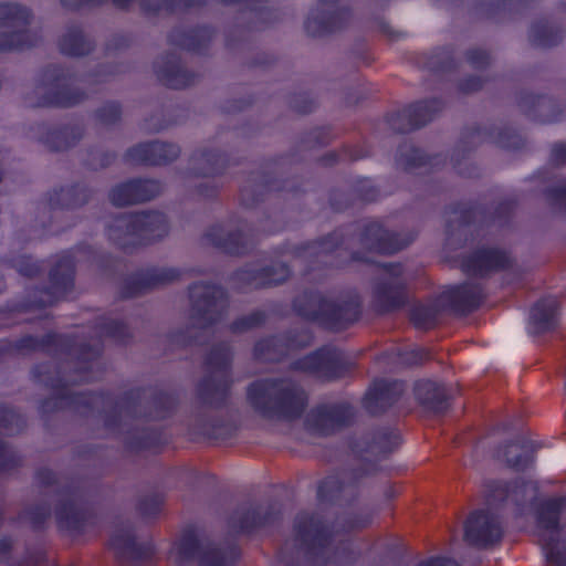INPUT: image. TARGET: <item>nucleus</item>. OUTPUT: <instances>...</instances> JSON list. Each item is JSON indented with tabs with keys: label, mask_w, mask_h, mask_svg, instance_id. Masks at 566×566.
Returning a JSON list of instances; mask_svg holds the SVG:
<instances>
[{
	"label": "nucleus",
	"mask_w": 566,
	"mask_h": 566,
	"mask_svg": "<svg viewBox=\"0 0 566 566\" xmlns=\"http://www.w3.org/2000/svg\"><path fill=\"white\" fill-rule=\"evenodd\" d=\"M417 566H459L454 559L444 557H432L420 562Z\"/></svg>",
	"instance_id": "c03bdc74"
},
{
	"label": "nucleus",
	"mask_w": 566,
	"mask_h": 566,
	"mask_svg": "<svg viewBox=\"0 0 566 566\" xmlns=\"http://www.w3.org/2000/svg\"><path fill=\"white\" fill-rule=\"evenodd\" d=\"M48 516L49 511L46 510L30 513V520L34 525H40Z\"/></svg>",
	"instance_id": "09e8293b"
},
{
	"label": "nucleus",
	"mask_w": 566,
	"mask_h": 566,
	"mask_svg": "<svg viewBox=\"0 0 566 566\" xmlns=\"http://www.w3.org/2000/svg\"><path fill=\"white\" fill-rule=\"evenodd\" d=\"M30 20L27 9L11 4H0V27H12L15 29L12 38L14 40L0 42V50L22 49L28 45L24 41L23 28Z\"/></svg>",
	"instance_id": "4468645a"
},
{
	"label": "nucleus",
	"mask_w": 566,
	"mask_h": 566,
	"mask_svg": "<svg viewBox=\"0 0 566 566\" xmlns=\"http://www.w3.org/2000/svg\"><path fill=\"white\" fill-rule=\"evenodd\" d=\"M192 302V324L203 328L216 322L223 313L227 301L224 293L217 286L195 284L190 289Z\"/></svg>",
	"instance_id": "20e7f679"
},
{
	"label": "nucleus",
	"mask_w": 566,
	"mask_h": 566,
	"mask_svg": "<svg viewBox=\"0 0 566 566\" xmlns=\"http://www.w3.org/2000/svg\"><path fill=\"white\" fill-rule=\"evenodd\" d=\"M306 30L312 35H318L325 31H331L332 28L327 25L321 27L315 19H308L306 22Z\"/></svg>",
	"instance_id": "49530a36"
},
{
	"label": "nucleus",
	"mask_w": 566,
	"mask_h": 566,
	"mask_svg": "<svg viewBox=\"0 0 566 566\" xmlns=\"http://www.w3.org/2000/svg\"><path fill=\"white\" fill-rule=\"evenodd\" d=\"M403 391L399 381L378 380L369 389L365 398V407L370 413H378L398 400Z\"/></svg>",
	"instance_id": "dca6fc26"
},
{
	"label": "nucleus",
	"mask_w": 566,
	"mask_h": 566,
	"mask_svg": "<svg viewBox=\"0 0 566 566\" xmlns=\"http://www.w3.org/2000/svg\"><path fill=\"white\" fill-rule=\"evenodd\" d=\"M264 319L261 313H253L247 317H242L233 324V329L237 332L248 331L252 327L260 325Z\"/></svg>",
	"instance_id": "c9c22d12"
},
{
	"label": "nucleus",
	"mask_w": 566,
	"mask_h": 566,
	"mask_svg": "<svg viewBox=\"0 0 566 566\" xmlns=\"http://www.w3.org/2000/svg\"><path fill=\"white\" fill-rule=\"evenodd\" d=\"M125 228L128 234L137 235L142 240L151 242L161 239L167 233L166 219L161 213H137L118 220L116 229Z\"/></svg>",
	"instance_id": "6e6552de"
},
{
	"label": "nucleus",
	"mask_w": 566,
	"mask_h": 566,
	"mask_svg": "<svg viewBox=\"0 0 566 566\" xmlns=\"http://www.w3.org/2000/svg\"><path fill=\"white\" fill-rule=\"evenodd\" d=\"M266 523H268V518L266 517H261L258 512L252 511V512H248V514L244 517V520L242 521L240 527L242 530L249 531V530H251L253 527L261 526V525H264Z\"/></svg>",
	"instance_id": "ea45409f"
},
{
	"label": "nucleus",
	"mask_w": 566,
	"mask_h": 566,
	"mask_svg": "<svg viewBox=\"0 0 566 566\" xmlns=\"http://www.w3.org/2000/svg\"><path fill=\"white\" fill-rule=\"evenodd\" d=\"M179 148L165 143L143 144L132 148L127 156L132 163L147 165H164L175 160Z\"/></svg>",
	"instance_id": "2eb2a0df"
},
{
	"label": "nucleus",
	"mask_w": 566,
	"mask_h": 566,
	"mask_svg": "<svg viewBox=\"0 0 566 566\" xmlns=\"http://www.w3.org/2000/svg\"><path fill=\"white\" fill-rule=\"evenodd\" d=\"M352 408L346 403L321 406L310 415L311 427L321 434H329L349 423Z\"/></svg>",
	"instance_id": "1a4fd4ad"
},
{
	"label": "nucleus",
	"mask_w": 566,
	"mask_h": 566,
	"mask_svg": "<svg viewBox=\"0 0 566 566\" xmlns=\"http://www.w3.org/2000/svg\"><path fill=\"white\" fill-rule=\"evenodd\" d=\"M251 403L266 416L298 418L307 403L304 390L290 379L256 381L249 388Z\"/></svg>",
	"instance_id": "f257e3e1"
},
{
	"label": "nucleus",
	"mask_w": 566,
	"mask_h": 566,
	"mask_svg": "<svg viewBox=\"0 0 566 566\" xmlns=\"http://www.w3.org/2000/svg\"><path fill=\"white\" fill-rule=\"evenodd\" d=\"M335 0H321L322 6H324L325 2H334Z\"/></svg>",
	"instance_id": "4d7b16f0"
},
{
	"label": "nucleus",
	"mask_w": 566,
	"mask_h": 566,
	"mask_svg": "<svg viewBox=\"0 0 566 566\" xmlns=\"http://www.w3.org/2000/svg\"><path fill=\"white\" fill-rule=\"evenodd\" d=\"M230 361L229 353L224 349L210 355L208 365L213 369L212 378L205 380L201 385V394L205 399L210 400L214 392L223 395L228 388L227 367Z\"/></svg>",
	"instance_id": "f3484780"
},
{
	"label": "nucleus",
	"mask_w": 566,
	"mask_h": 566,
	"mask_svg": "<svg viewBox=\"0 0 566 566\" xmlns=\"http://www.w3.org/2000/svg\"><path fill=\"white\" fill-rule=\"evenodd\" d=\"M81 101L80 95L71 94L69 90L63 88L62 91L55 93L53 96L45 97L43 101L36 103L38 106H72Z\"/></svg>",
	"instance_id": "72a5a7b5"
},
{
	"label": "nucleus",
	"mask_w": 566,
	"mask_h": 566,
	"mask_svg": "<svg viewBox=\"0 0 566 566\" xmlns=\"http://www.w3.org/2000/svg\"><path fill=\"white\" fill-rule=\"evenodd\" d=\"M557 312V301L555 298H546L538 302L532 310L531 319L538 332L552 328L555 324V315Z\"/></svg>",
	"instance_id": "5701e85b"
},
{
	"label": "nucleus",
	"mask_w": 566,
	"mask_h": 566,
	"mask_svg": "<svg viewBox=\"0 0 566 566\" xmlns=\"http://www.w3.org/2000/svg\"><path fill=\"white\" fill-rule=\"evenodd\" d=\"M468 60L473 66L481 67L488 64L489 55L484 51L472 50L468 52Z\"/></svg>",
	"instance_id": "37998d69"
},
{
	"label": "nucleus",
	"mask_w": 566,
	"mask_h": 566,
	"mask_svg": "<svg viewBox=\"0 0 566 566\" xmlns=\"http://www.w3.org/2000/svg\"><path fill=\"white\" fill-rule=\"evenodd\" d=\"M130 0H113V2L120 8L128 6ZM103 0H63V4L71 9H77L84 6H96L102 3Z\"/></svg>",
	"instance_id": "4c0bfd02"
},
{
	"label": "nucleus",
	"mask_w": 566,
	"mask_h": 566,
	"mask_svg": "<svg viewBox=\"0 0 566 566\" xmlns=\"http://www.w3.org/2000/svg\"><path fill=\"white\" fill-rule=\"evenodd\" d=\"M224 167V160L213 153L199 154L192 158V169L203 176H212L220 172Z\"/></svg>",
	"instance_id": "393cba45"
},
{
	"label": "nucleus",
	"mask_w": 566,
	"mask_h": 566,
	"mask_svg": "<svg viewBox=\"0 0 566 566\" xmlns=\"http://www.w3.org/2000/svg\"><path fill=\"white\" fill-rule=\"evenodd\" d=\"M486 492V501L490 504L503 501L507 496H511L516 504H525L536 497L537 486L533 482H524L521 486H515L509 494L505 484L492 482L488 485Z\"/></svg>",
	"instance_id": "aec40b11"
},
{
	"label": "nucleus",
	"mask_w": 566,
	"mask_h": 566,
	"mask_svg": "<svg viewBox=\"0 0 566 566\" xmlns=\"http://www.w3.org/2000/svg\"><path fill=\"white\" fill-rule=\"evenodd\" d=\"M566 510V497L549 499L542 504L538 513V526L545 533H552L543 539L546 541L547 559L553 566H566V551H562L552 545L554 541L553 534L559 530V514Z\"/></svg>",
	"instance_id": "423d86ee"
},
{
	"label": "nucleus",
	"mask_w": 566,
	"mask_h": 566,
	"mask_svg": "<svg viewBox=\"0 0 566 566\" xmlns=\"http://www.w3.org/2000/svg\"><path fill=\"white\" fill-rule=\"evenodd\" d=\"M60 48L64 54L80 56L87 54L92 50V44L81 31L72 30L62 38Z\"/></svg>",
	"instance_id": "b1692460"
},
{
	"label": "nucleus",
	"mask_w": 566,
	"mask_h": 566,
	"mask_svg": "<svg viewBox=\"0 0 566 566\" xmlns=\"http://www.w3.org/2000/svg\"><path fill=\"white\" fill-rule=\"evenodd\" d=\"M503 527L500 517L489 510L472 512L464 522L463 539L475 547H488L500 542Z\"/></svg>",
	"instance_id": "39448f33"
},
{
	"label": "nucleus",
	"mask_w": 566,
	"mask_h": 566,
	"mask_svg": "<svg viewBox=\"0 0 566 566\" xmlns=\"http://www.w3.org/2000/svg\"><path fill=\"white\" fill-rule=\"evenodd\" d=\"M57 522L62 527L75 530L81 524V513L73 503H63L56 511Z\"/></svg>",
	"instance_id": "7c9ffc66"
},
{
	"label": "nucleus",
	"mask_w": 566,
	"mask_h": 566,
	"mask_svg": "<svg viewBox=\"0 0 566 566\" xmlns=\"http://www.w3.org/2000/svg\"><path fill=\"white\" fill-rule=\"evenodd\" d=\"M390 269L394 271L395 275H398L400 273V269L398 266L390 265Z\"/></svg>",
	"instance_id": "6e6d98bb"
},
{
	"label": "nucleus",
	"mask_w": 566,
	"mask_h": 566,
	"mask_svg": "<svg viewBox=\"0 0 566 566\" xmlns=\"http://www.w3.org/2000/svg\"><path fill=\"white\" fill-rule=\"evenodd\" d=\"M413 323L421 328H429L433 323V313L422 307H418L412 312Z\"/></svg>",
	"instance_id": "e433bc0d"
},
{
	"label": "nucleus",
	"mask_w": 566,
	"mask_h": 566,
	"mask_svg": "<svg viewBox=\"0 0 566 566\" xmlns=\"http://www.w3.org/2000/svg\"><path fill=\"white\" fill-rule=\"evenodd\" d=\"M447 297L457 311L468 312L480 305L483 300V292L478 285L463 284L449 290Z\"/></svg>",
	"instance_id": "412c9836"
},
{
	"label": "nucleus",
	"mask_w": 566,
	"mask_h": 566,
	"mask_svg": "<svg viewBox=\"0 0 566 566\" xmlns=\"http://www.w3.org/2000/svg\"><path fill=\"white\" fill-rule=\"evenodd\" d=\"M161 188L154 180H134L113 189L111 201L117 207L134 205L155 198Z\"/></svg>",
	"instance_id": "9d476101"
},
{
	"label": "nucleus",
	"mask_w": 566,
	"mask_h": 566,
	"mask_svg": "<svg viewBox=\"0 0 566 566\" xmlns=\"http://www.w3.org/2000/svg\"><path fill=\"white\" fill-rule=\"evenodd\" d=\"M415 396L427 410L441 412L447 409L450 398L447 389L430 379H422L415 384Z\"/></svg>",
	"instance_id": "a211bd4d"
},
{
	"label": "nucleus",
	"mask_w": 566,
	"mask_h": 566,
	"mask_svg": "<svg viewBox=\"0 0 566 566\" xmlns=\"http://www.w3.org/2000/svg\"><path fill=\"white\" fill-rule=\"evenodd\" d=\"M38 480L43 485H49L54 480V474L50 470H41L38 473Z\"/></svg>",
	"instance_id": "de8ad7c7"
},
{
	"label": "nucleus",
	"mask_w": 566,
	"mask_h": 566,
	"mask_svg": "<svg viewBox=\"0 0 566 566\" xmlns=\"http://www.w3.org/2000/svg\"><path fill=\"white\" fill-rule=\"evenodd\" d=\"M343 358L335 349H322L297 363V368L313 373L321 378L333 379L342 374Z\"/></svg>",
	"instance_id": "9b49d317"
},
{
	"label": "nucleus",
	"mask_w": 566,
	"mask_h": 566,
	"mask_svg": "<svg viewBox=\"0 0 566 566\" xmlns=\"http://www.w3.org/2000/svg\"><path fill=\"white\" fill-rule=\"evenodd\" d=\"M511 264L509 254L497 249H481L462 262L463 271L472 275H483L493 270L505 269Z\"/></svg>",
	"instance_id": "ddd939ff"
},
{
	"label": "nucleus",
	"mask_w": 566,
	"mask_h": 566,
	"mask_svg": "<svg viewBox=\"0 0 566 566\" xmlns=\"http://www.w3.org/2000/svg\"><path fill=\"white\" fill-rule=\"evenodd\" d=\"M56 199L50 198L52 207L61 206L66 208H74L83 205L87 200L86 192L80 188H71L61 190L54 195Z\"/></svg>",
	"instance_id": "c756f323"
},
{
	"label": "nucleus",
	"mask_w": 566,
	"mask_h": 566,
	"mask_svg": "<svg viewBox=\"0 0 566 566\" xmlns=\"http://www.w3.org/2000/svg\"><path fill=\"white\" fill-rule=\"evenodd\" d=\"M270 344V342H264V343H259L256 346H255V353L256 355L259 356H266L265 355V347H268Z\"/></svg>",
	"instance_id": "603ef678"
},
{
	"label": "nucleus",
	"mask_w": 566,
	"mask_h": 566,
	"mask_svg": "<svg viewBox=\"0 0 566 566\" xmlns=\"http://www.w3.org/2000/svg\"><path fill=\"white\" fill-rule=\"evenodd\" d=\"M429 353L424 348H415L403 355V361L407 364H419L428 358Z\"/></svg>",
	"instance_id": "a19ab883"
},
{
	"label": "nucleus",
	"mask_w": 566,
	"mask_h": 566,
	"mask_svg": "<svg viewBox=\"0 0 566 566\" xmlns=\"http://www.w3.org/2000/svg\"><path fill=\"white\" fill-rule=\"evenodd\" d=\"M533 454L534 447L531 441L525 439L509 444L503 452L506 464L516 470L525 469L531 463Z\"/></svg>",
	"instance_id": "4be33fe9"
},
{
	"label": "nucleus",
	"mask_w": 566,
	"mask_h": 566,
	"mask_svg": "<svg viewBox=\"0 0 566 566\" xmlns=\"http://www.w3.org/2000/svg\"><path fill=\"white\" fill-rule=\"evenodd\" d=\"M481 86H482L481 81L473 78V80H468L467 82H464L462 84V90L464 92L469 93V92H474V91L479 90Z\"/></svg>",
	"instance_id": "8fccbe9b"
},
{
	"label": "nucleus",
	"mask_w": 566,
	"mask_h": 566,
	"mask_svg": "<svg viewBox=\"0 0 566 566\" xmlns=\"http://www.w3.org/2000/svg\"><path fill=\"white\" fill-rule=\"evenodd\" d=\"M556 192V197L559 198V197H566V185L563 186L562 188L559 189H556L555 190Z\"/></svg>",
	"instance_id": "864d4df0"
},
{
	"label": "nucleus",
	"mask_w": 566,
	"mask_h": 566,
	"mask_svg": "<svg viewBox=\"0 0 566 566\" xmlns=\"http://www.w3.org/2000/svg\"><path fill=\"white\" fill-rule=\"evenodd\" d=\"M73 264L69 258H64L59 262L56 268L51 272L53 286L57 291L66 292L72 285Z\"/></svg>",
	"instance_id": "cd10ccee"
},
{
	"label": "nucleus",
	"mask_w": 566,
	"mask_h": 566,
	"mask_svg": "<svg viewBox=\"0 0 566 566\" xmlns=\"http://www.w3.org/2000/svg\"><path fill=\"white\" fill-rule=\"evenodd\" d=\"M109 546L122 563H139L153 555V547L149 544L139 543L128 524L114 528Z\"/></svg>",
	"instance_id": "0eeeda50"
},
{
	"label": "nucleus",
	"mask_w": 566,
	"mask_h": 566,
	"mask_svg": "<svg viewBox=\"0 0 566 566\" xmlns=\"http://www.w3.org/2000/svg\"><path fill=\"white\" fill-rule=\"evenodd\" d=\"M111 237H112L113 239H117L116 234H115L113 231H112V233H111Z\"/></svg>",
	"instance_id": "bf43d9fd"
},
{
	"label": "nucleus",
	"mask_w": 566,
	"mask_h": 566,
	"mask_svg": "<svg viewBox=\"0 0 566 566\" xmlns=\"http://www.w3.org/2000/svg\"><path fill=\"white\" fill-rule=\"evenodd\" d=\"M399 444V434L392 430H382L375 434L369 449L375 454H387Z\"/></svg>",
	"instance_id": "c85d7f7f"
},
{
	"label": "nucleus",
	"mask_w": 566,
	"mask_h": 566,
	"mask_svg": "<svg viewBox=\"0 0 566 566\" xmlns=\"http://www.w3.org/2000/svg\"><path fill=\"white\" fill-rule=\"evenodd\" d=\"M408 243L409 241H399L395 234L389 233L376 222L370 223L365 230L364 244L368 249L380 253H395Z\"/></svg>",
	"instance_id": "6ab92c4d"
},
{
	"label": "nucleus",
	"mask_w": 566,
	"mask_h": 566,
	"mask_svg": "<svg viewBox=\"0 0 566 566\" xmlns=\"http://www.w3.org/2000/svg\"><path fill=\"white\" fill-rule=\"evenodd\" d=\"M290 276V271L284 264H276L261 271L251 283L253 287H264L281 284Z\"/></svg>",
	"instance_id": "bb28decb"
},
{
	"label": "nucleus",
	"mask_w": 566,
	"mask_h": 566,
	"mask_svg": "<svg viewBox=\"0 0 566 566\" xmlns=\"http://www.w3.org/2000/svg\"><path fill=\"white\" fill-rule=\"evenodd\" d=\"M407 296L401 289L394 291H384L381 294V302L385 310L390 311L400 307L405 304Z\"/></svg>",
	"instance_id": "f704fd0d"
},
{
	"label": "nucleus",
	"mask_w": 566,
	"mask_h": 566,
	"mask_svg": "<svg viewBox=\"0 0 566 566\" xmlns=\"http://www.w3.org/2000/svg\"><path fill=\"white\" fill-rule=\"evenodd\" d=\"M178 273L175 270H160L157 273H155L150 281L149 285H157V284H166L169 282H172L175 279H177Z\"/></svg>",
	"instance_id": "58836bf2"
},
{
	"label": "nucleus",
	"mask_w": 566,
	"mask_h": 566,
	"mask_svg": "<svg viewBox=\"0 0 566 566\" xmlns=\"http://www.w3.org/2000/svg\"><path fill=\"white\" fill-rule=\"evenodd\" d=\"M158 76L166 86L171 88H182L190 84L189 75L179 66H174L171 70L160 71Z\"/></svg>",
	"instance_id": "2f4dec72"
},
{
	"label": "nucleus",
	"mask_w": 566,
	"mask_h": 566,
	"mask_svg": "<svg viewBox=\"0 0 566 566\" xmlns=\"http://www.w3.org/2000/svg\"><path fill=\"white\" fill-rule=\"evenodd\" d=\"M207 238L212 244L223 248L229 253L239 254L241 252L233 237L228 235L226 238L221 228L212 229L208 232Z\"/></svg>",
	"instance_id": "473e14b6"
},
{
	"label": "nucleus",
	"mask_w": 566,
	"mask_h": 566,
	"mask_svg": "<svg viewBox=\"0 0 566 566\" xmlns=\"http://www.w3.org/2000/svg\"><path fill=\"white\" fill-rule=\"evenodd\" d=\"M431 108L432 111H439L441 108V105L437 101H432L430 103L422 102L416 104L412 108L409 109L408 114H403V117H410L411 123L410 126L406 129H400L401 132H407L411 129H416L418 127H421L426 123H428L431 119Z\"/></svg>",
	"instance_id": "a878e982"
},
{
	"label": "nucleus",
	"mask_w": 566,
	"mask_h": 566,
	"mask_svg": "<svg viewBox=\"0 0 566 566\" xmlns=\"http://www.w3.org/2000/svg\"><path fill=\"white\" fill-rule=\"evenodd\" d=\"M119 117V108L115 104L107 105L99 111V118L105 124L114 123Z\"/></svg>",
	"instance_id": "79ce46f5"
},
{
	"label": "nucleus",
	"mask_w": 566,
	"mask_h": 566,
	"mask_svg": "<svg viewBox=\"0 0 566 566\" xmlns=\"http://www.w3.org/2000/svg\"><path fill=\"white\" fill-rule=\"evenodd\" d=\"M6 455H7V450L2 446H0V463L1 464H2V461L4 460Z\"/></svg>",
	"instance_id": "5fc2aeb1"
},
{
	"label": "nucleus",
	"mask_w": 566,
	"mask_h": 566,
	"mask_svg": "<svg viewBox=\"0 0 566 566\" xmlns=\"http://www.w3.org/2000/svg\"><path fill=\"white\" fill-rule=\"evenodd\" d=\"M20 272L25 276H33L38 273V268L34 264L28 265L24 269H20Z\"/></svg>",
	"instance_id": "3c124183"
},
{
	"label": "nucleus",
	"mask_w": 566,
	"mask_h": 566,
	"mask_svg": "<svg viewBox=\"0 0 566 566\" xmlns=\"http://www.w3.org/2000/svg\"><path fill=\"white\" fill-rule=\"evenodd\" d=\"M169 560L176 566L197 558L200 566H228L231 559L219 548L198 539L193 533L185 534L169 552Z\"/></svg>",
	"instance_id": "7ed1b4c3"
},
{
	"label": "nucleus",
	"mask_w": 566,
	"mask_h": 566,
	"mask_svg": "<svg viewBox=\"0 0 566 566\" xmlns=\"http://www.w3.org/2000/svg\"><path fill=\"white\" fill-rule=\"evenodd\" d=\"M128 193H129V191H124V192L122 193V197H127V195H128Z\"/></svg>",
	"instance_id": "13d9d810"
},
{
	"label": "nucleus",
	"mask_w": 566,
	"mask_h": 566,
	"mask_svg": "<svg viewBox=\"0 0 566 566\" xmlns=\"http://www.w3.org/2000/svg\"><path fill=\"white\" fill-rule=\"evenodd\" d=\"M552 160L557 164H566V145H556L552 151Z\"/></svg>",
	"instance_id": "a18cd8bd"
},
{
	"label": "nucleus",
	"mask_w": 566,
	"mask_h": 566,
	"mask_svg": "<svg viewBox=\"0 0 566 566\" xmlns=\"http://www.w3.org/2000/svg\"><path fill=\"white\" fill-rule=\"evenodd\" d=\"M315 302L318 305V310L305 314L312 318L326 321L333 328H343L346 324L356 321L359 314L357 302L344 305L322 298L315 300Z\"/></svg>",
	"instance_id": "f8f14e48"
},
{
	"label": "nucleus",
	"mask_w": 566,
	"mask_h": 566,
	"mask_svg": "<svg viewBox=\"0 0 566 566\" xmlns=\"http://www.w3.org/2000/svg\"><path fill=\"white\" fill-rule=\"evenodd\" d=\"M333 532L322 516L301 513L294 522L293 537L287 547L303 552L318 566L337 563L343 559L332 543Z\"/></svg>",
	"instance_id": "f03ea898"
}]
</instances>
